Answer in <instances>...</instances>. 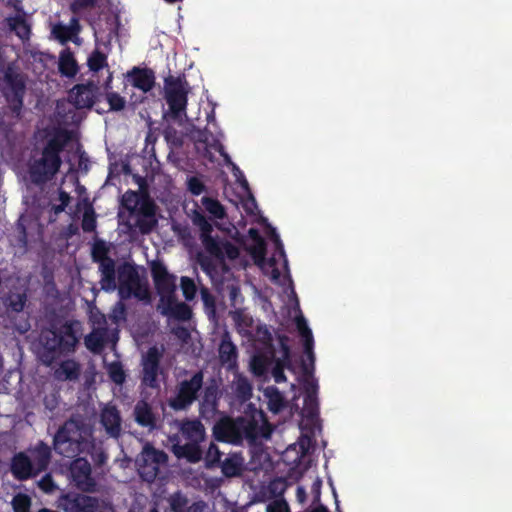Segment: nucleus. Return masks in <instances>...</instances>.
Instances as JSON below:
<instances>
[{
  "mask_svg": "<svg viewBox=\"0 0 512 512\" xmlns=\"http://www.w3.org/2000/svg\"><path fill=\"white\" fill-rule=\"evenodd\" d=\"M221 380L211 377L206 382L199 400V414L205 420H212L219 413V402L222 397Z\"/></svg>",
  "mask_w": 512,
  "mask_h": 512,
  "instance_id": "9b49d317",
  "label": "nucleus"
},
{
  "mask_svg": "<svg viewBox=\"0 0 512 512\" xmlns=\"http://www.w3.org/2000/svg\"><path fill=\"white\" fill-rule=\"evenodd\" d=\"M71 462L70 475L75 486L82 492L94 493L98 484L92 476V468L86 457L77 456Z\"/></svg>",
  "mask_w": 512,
  "mask_h": 512,
  "instance_id": "ddd939ff",
  "label": "nucleus"
},
{
  "mask_svg": "<svg viewBox=\"0 0 512 512\" xmlns=\"http://www.w3.org/2000/svg\"><path fill=\"white\" fill-rule=\"evenodd\" d=\"M189 89L184 75H169L164 79V98L168 105V110L163 113L164 119L179 121L186 116Z\"/></svg>",
  "mask_w": 512,
  "mask_h": 512,
  "instance_id": "423d86ee",
  "label": "nucleus"
},
{
  "mask_svg": "<svg viewBox=\"0 0 512 512\" xmlns=\"http://www.w3.org/2000/svg\"><path fill=\"white\" fill-rule=\"evenodd\" d=\"M127 77L135 88L145 93L149 92L155 84V74L148 68L133 67L127 73Z\"/></svg>",
  "mask_w": 512,
  "mask_h": 512,
  "instance_id": "5701e85b",
  "label": "nucleus"
},
{
  "mask_svg": "<svg viewBox=\"0 0 512 512\" xmlns=\"http://www.w3.org/2000/svg\"><path fill=\"white\" fill-rule=\"evenodd\" d=\"M279 346H280V351H281V357L277 358V359L281 360L282 362H286V363L291 362V349H290L289 344L281 343Z\"/></svg>",
  "mask_w": 512,
  "mask_h": 512,
  "instance_id": "e2e57ef3",
  "label": "nucleus"
},
{
  "mask_svg": "<svg viewBox=\"0 0 512 512\" xmlns=\"http://www.w3.org/2000/svg\"><path fill=\"white\" fill-rule=\"evenodd\" d=\"M181 289L186 300L191 301L194 299L197 292V287L193 279L186 276L182 277Z\"/></svg>",
  "mask_w": 512,
  "mask_h": 512,
  "instance_id": "864d4df0",
  "label": "nucleus"
},
{
  "mask_svg": "<svg viewBox=\"0 0 512 512\" xmlns=\"http://www.w3.org/2000/svg\"><path fill=\"white\" fill-rule=\"evenodd\" d=\"M58 69L62 76L73 78L79 71L77 61L70 48H66L60 52Z\"/></svg>",
  "mask_w": 512,
  "mask_h": 512,
  "instance_id": "c85d7f7f",
  "label": "nucleus"
},
{
  "mask_svg": "<svg viewBox=\"0 0 512 512\" xmlns=\"http://www.w3.org/2000/svg\"><path fill=\"white\" fill-rule=\"evenodd\" d=\"M305 397L303 406V416L314 421L319 417L318 384L315 379L306 380L304 384Z\"/></svg>",
  "mask_w": 512,
  "mask_h": 512,
  "instance_id": "6ab92c4d",
  "label": "nucleus"
},
{
  "mask_svg": "<svg viewBox=\"0 0 512 512\" xmlns=\"http://www.w3.org/2000/svg\"><path fill=\"white\" fill-rule=\"evenodd\" d=\"M241 437L243 439L255 440L259 436L269 438L273 428L267 420L265 413L261 410H254L249 416H240Z\"/></svg>",
  "mask_w": 512,
  "mask_h": 512,
  "instance_id": "f8f14e48",
  "label": "nucleus"
},
{
  "mask_svg": "<svg viewBox=\"0 0 512 512\" xmlns=\"http://www.w3.org/2000/svg\"><path fill=\"white\" fill-rule=\"evenodd\" d=\"M57 507L64 512H96L99 499L77 492H67L58 498Z\"/></svg>",
  "mask_w": 512,
  "mask_h": 512,
  "instance_id": "4468645a",
  "label": "nucleus"
},
{
  "mask_svg": "<svg viewBox=\"0 0 512 512\" xmlns=\"http://www.w3.org/2000/svg\"><path fill=\"white\" fill-rule=\"evenodd\" d=\"M53 444L56 453L67 458L90 456L99 467L108 459L103 447L96 443L91 427L81 418L71 417L65 421L57 430Z\"/></svg>",
  "mask_w": 512,
  "mask_h": 512,
  "instance_id": "f03ea898",
  "label": "nucleus"
},
{
  "mask_svg": "<svg viewBox=\"0 0 512 512\" xmlns=\"http://www.w3.org/2000/svg\"><path fill=\"white\" fill-rule=\"evenodd\" d=\"M202 204L206 211L214 218L223 219L226 216L223 205L217 199L211 197H203Z\"/></svg>",
  "mask_w": 512,
  "mask_h": 512,
  "instance_id": "4c0bfd02",
  "label": "nucleus"
},
{
  "mask_svg": "<svg viewBox=\"0 0 512 512\" xmlns=\"http://www.w3.org/2000/svg\"><path fill=\"white\" fill-rule=\"evenodd\" d=\"M27 297L25 293H11L6 299L7 307L14 312H21L26 304Z\"/></svg>",
  "mask_w": 512,
  "mask_h": 512,
  "instance_id": "c03bdc74",
  "label": "nucleus"
},
{
  "mask_svg": "<svg viewBox=\"0 0 512 512\" xmlns=\"http://www.w3.org/2000/svg\"><path fill=\"white\" fill-rule=\"evenodd\" d=\"M234 398L240 403L249 401L252 397L253 386L251 381L241 373H236L231 383Z\"/></svg>",
  "mask_w": 512,
  "mask_h": 512,
  "instance_id": "a878e982",
  "label": "nucleus"
},
{
  "mask_svg": "<svg viewBox=\"0 0 512 512\" xmlns=\"http://www.w3.org/2000/svg\"><path fill=\"white\" fill-rule=\"evenodd\" d=\"M203 384L204 373L202 370L195 372L190 379L180 381L176 386L175 395L168 400L169 407L175 411L189 409L198 399Z\"/></svg>",
  "mask_w": 512,
  "mask_h": 512,
  "instance_id": "0eeeda50",
  "label": "nucleus"
},
{
  "mask_svg": "<svg viewBox=\"0 0 512 512\" xmlns=\"http://www.w3.org/2000/svg\"><path fill=\"white\" fill-rule=\"evenodd\" d=\"M167 461L168 456L163 450L146 444L136 459L138 474L144 481L152 483L159 474L160 466L166 464Z\"/></svg>",
  "mask_w": 512,
  "mask_h": 512,
  "instance_id": "6e6552de",
  "label": "nucleus"
},
{
  "mask_svg": "<svg viewBox=\"0 0 512 512\" xmlns=\"http://www.w3.org/2000/svg\"><path fill=\"white\" fill-rule=\"evenodd\" d=\"M10 470L13 476L20 481L37 476L33 463L25 452H18L12 457Z\"/></svg>",
  "mask_w": 512,
  "mask_h": 512,
  "instance_id": "412c9836",
  "label": "nucleus"
},
{
  "mask_svg": "<svg viewBox=\"0 0 512 512\" xmlns=\"http://www.w3.org/2000/svg\"><path fill=\"white\" fill-rule=\"evenodd\" d=\"M192 316L190 307L184 302H177L168 317L179 321H188Z\"/></svg>",
  "mask_w": 512,
  "mask_h": 512,
  "instance_id": "49530a36",
  "label": "nucleus"
},
{
  "mask_svg": "<svg viewBox=\"0 0 512 512\" xmlns=\"http://www.w3.org/2000/svg\"><path fill=\"white\" fill-rule=\"evenodd\" d=\"M80 31V24L77 18L73 17L70 25L57 24L54 26L52 33L60 43L65 44L72 39Z\"/></svg>",
  "mask_w": 512,
  "mask_h": 512,
  "instance_id": "473e14b6",
  "label": "nucleus"
},
{
  "mask_svg": "<svg viewBox=\"0 0 512 512\" xmlns=\"http://www.w3.org/2000/svg\"><path fill=\"white\" fill-rule=\"evenodd\" d=\"M249 253L252 256L254 262L262 266L266 261V253L267 246L264 239L259 240L258 242H253L251 247L249 248Z\"/></svg>",
  "mask_w": 512,
  "mask_h": 512,
  "instance_id": "58836bf2",
  "label": "nucleus"
},
{
  "mask_svg": "<svg viewBox=\"0 0 512 512\" xmlns=\"http://www.w3.org/2000/svg\"><path fill=\"white\" fill-rule=\"evenodd\" d=\"M56 378L59 380H76L80 375V366L74 360H65L61 362L55 371Z\"/></svg>",
  "mask_w": 512,
  "mask_h": 512,
  "instance_id": "72a5a7b5",
  "label": "nucleus"
},
{
  "mask_svg": "<svg viewBox=\"0 0 512 512\" xmlns=\"http://www.w3.org/2000/svg\"><path fill=\"white\" fill-rule=\"evenodd\" d=\"M243 461L244 459L240 454L231 453L224 460H221L218 467L221 468V472L225 477H236L242 472Z\"/></svg>",
  "mask_w": 512,
  "mask_h": 512,
  "instance_id": "7c9ffc66",
  "label": "nucleus"
},
{
  "mask_svg": "<svg viewBox=\"0 0 512 512\" xmlns=\"http://www.w3.org/2000/svg\"><path fill=\"white\" fill-rule=\"evenodd\" d=\"M271 237H272V239H273V241L275 243V250H276V252H278L281 257L285 258L286 255H285V250H284L283 243L280 240L279 235L277 234V232L273 228L271 229Z\"/></svg>",
  "mask_w": 512,
  "mask_h": 512,
  "instance_id": "680f3d73",
  "label": "nucleus"
},
{
  "mask_svg": "<svg viewBox=\"0 0 512 512\" xmlns=\"http://www.w3.org/2000/svg\"><path fill=\"white\" fill-rule=\"evenodd\" d=\"M98 87L93 83L76 84L69 92V101L77 108H91L96 100Z\"/></svg>",
  "mask_w": 512,
  "mask_h": 512,
  "instance_id": "a211bd4d",
  "label": "nucleus"
},
{
  "mask_svg": "<svg viewBox=\"0 0 512 512\" xmlns=\"http://www.w3.org/2000/svg\"><path fill=\"white\" fill-rule=\"evenodd\" d=\"M240 425L239 417H223L215 423L213 435L217 441L238 444L242 441Z\"/></svg>",
  "mask_w": 512,
  "mask_h": 512,
  "instance_id": "dca6fc26",
  "label": "nucleus"
},
{
  "mask_svg": "<svg viewBox=\"0 0 512 512\" xmlns=\"http://www.w3.org/2000/svg\"><path fill=\"white\" fill-rule=\"evenodd\" d=\"M97 226L96 215L91 205H89L84 213L82 218L81 227L82 230L86 233L94 232Z\"/></svg>",
  "mask_w": 512,
  "mask_h": 512,
  "instance_id": "a18cd8bd",
  "label": "nucleus"
},
{
  "mask_svg": "<svg viewBox=\"0 0 512 512\" xmlns=\"http://www.w3.org/2000/svg\"><path fill=\"white\" fill-rule=\"evenodd\" d=\"M106 100L111 111H121L125 108L126 100L117 92L107 91Z\"/></svg>",
  "mask_w": 512,
  "mask_h": 512,
  "instance_id": "8fccbe9b",
  "label": "nucleus"
},
{
  "mask_svg": "<svg viewBox=\"0 0 512 512\" xmlns=\"http://www.w3.org/2000/svg\"><path fill=\"white\" fill-rule=\"evenodd\" d=\"M292 367V363L282 362L281 360L276 359L275 365L272 369V376L276 383H281L286 381V376L284 373L285 368L290 369Z\"/></svg>",
  "mask_w": 512,
  "mask_h": 512,
  "instance_id": "5fc2aeb1",
  "label": "nucleus"
},
{
  "mask_svg": "<svg viewBox=\"0 0 512 512\" xmlns=\"http://www.w3.org/2000/svg\"><path fill=\"white\" fill-rule=\"evenodd\" d=\"M71 140V132L67 129H57L50 137L39 159L29 166V174L33 183L42 184L55 176L62 165L61 153Z\"/></svg>",
  "mask_w": 512,
  "mask_h": 512,
  "instance_id": "20e7f679",
  "label": "nucleus"
},
{
  "mask_svg": "<svg viewBox=\"0 0 512 512\" xmlns=\"http://www.w3.org/2000/svg\"><path fill=\"white\" fill-rule=\"evenodd\" d=\"M296 326L303 340V347L306 350H310L311 346H314V339L311 329L308 327L307 322L303 316L296 318Z\"/></svg>",
  "mask_w": 512,
  "mask_h": 512,
  "instance_id": "c9c22d12",
  "label": "nucleus"
},
{
  "mask_svg": "<svg viewBox=\"0 0 512 512\" xmlns=\"http://www.w3.org/2000/svg\"><path fill=\"white\" fill-rule=\"evenodd\" d=\"M151 276L159 296L175 293L176 277L168 272L166 266L162 262H152Z\"/></svg>",
  "mask_w": 512,
  "mask_h": 512,
  "instance_id": "f3484780",
  "label": "nucleus"
},
{
  "mask_svg": "<svg viewBox=\"0 0 512 512\" xmlns=\"http://www.w3.org/2000/svg\"><path fill=\"white\" fill-rule=\"evenodd\" d=\"M204 508L205 503L203 501H198L188 506L185 512H204Z\"/></svg>",
  "mask_w": 512,
  "mask_h": 512,
  "instance_id": "69168bd1",
  "label": "nucleus"
},
{
  "mask_svg": "<svg viewBox=\"0 0 512 512\" xmlns=\"http://www.w3.org/2000/svg\"><path fill=\"white\" fill-rule=\"evenodd\" d=\"M134 418L138 425L154 429L156 427V415L151 405L145 400H140L134 407Z\"/></svg>",
  "mask_w": 512,
  "mask_h": 512,
  "instance_id": "bb28decb",
  "label": "nucleus"
},
{
  "mask_svg": "<svg viewBox=\"0 0 512 512\" xmlns=\"http://www.w3.org/2000/svg\"><path fill=\"white\" fill-rule=\"evenodd\" d=\"M14 512H30L31 499L26 494H17L12 500Z\"/></svg>",
  "mask_w": 512,
  "mask_h": 512,
  "instance_id": "3c124183",
  "label": "nucleus"
},
{
  "mask_svg": "<svg viewBox=\"0 0 512 512\" xmlns=\"http://www.w3.org/2000/svg\"><path fill=\"white\" fill-rule=\"evenodd\" d=\"M163 351L157 346L148 348L147 352L142 356L141 360V384L151 389L160 388L159 376L164 375L161 367V359Z\"/></svg>",
  "mask_w": 512,
  "mask_h": 512,
  "instance_id": "9d476101",
  "label": "nucleus"
},
{
  "mask_svg": "<svg viewBox=\"0 0 512 512\" xmlns=\"http://www.w3.org/2000/svg\"><path fill=\"white\" fill-rule=\"evenodd\" d=\"M255 208H257L256 200L253 196H250V198L244 204V209L248 214H253V210Z\"/></svg>",
  "mask_w": 512,
  "mask_h": 512,
  "instance_id": "338daca9",
  "label": "nucleus"
},
{
  "mask_svg": "<svg viewBox=\"0 0 512 512\" xmlns=\"http://www.w3.org/2000/svg\"><path fill=\"white\" fill-rule=\"evenodd\" d=\"M71 197L69 193L65 192L64 190H60L59 192V201L61 204H63L65 207H67L70 203Z\"/></svg>",
  "mask_w": 512,
  "mask_h": 512,
  "instance_id": "774afa93",
  "label": "nucleus"
},
{
  "mask_svg": "<svg viewBox=\"0 0 512 512\" xmlns=\"http://www.w3.org/2000/svg\"><path fill=\"white\" fill-rule=\"evenodd\" d=\"M198 262L203 272L210 277L217 273L218 262L211 256L199 254Z\"/></svg>",
  "mask_w": 512,
  "mask_h": 512,
  "instance_id": "de8ad7c7",
  "label": "nucleus"
},
{
  "mask_svg": "<svg viewBox=\"0 0 512 512\" xmlns=\"http://www.w3.org/2000/svg\"><path fill=\"white\" fill-rule=\"evenodd\" d=\"M264 396L268 400V409L271 412L279 413L285 407L284 397L277 387H267Z\"/></svg>",
  "mask_w": 512,
  "mask_h": 512,
  "instance_id": "f704fd0d",
  "label": "nucleus"
},
{
  "mask_svg": "<svg viewBox=\"0 0 512 512\" xmlns=\"http://www.w3.org/2000/svg\"><path fill=\"white\" fill-rule=\"evenodd\" d=\"M168 502L172 512H185L188 507V499L180 491L173 493Z\"/></svg>",
  "mask_w": 512,
  "mask_h": 512,
  "instance_id": "37998d69",
  "label": "nucleus"
},
{
  "mask_svg": "<svg viewBox=\"0 0 512 512\" xmlns=\"http://www.w3.org/2000/svg\"><path fill=\"white\" fill-rule=\"evenodd\" d=\"M188 191L195 196H199L205 191V185L197 176H191L187 181Z\"/></svg>",
  "mask_w": 512,
  "mask_h": 512,
  "instance_id": "6e6d98bb",
  "label": "nucleus"
},
{
  "mask_svg": "<svg viewBox=\"0 0 512 512\" xmlns=\"http://www.w3.org/2000/svg\"><path fill=\"white\" fill-rule=\"evenodd\" d=\"M304 352L305 354L307 355L308 359L310 360L311 362V367H309L307 364L303 363L302 365V369H303V373L305 376L307 377H313V373H314V361H315V356H314V352H313V346H311L310 350H306L304 348Z\"/></svg>",
  "mask_w": 512,
  "mask_h": 512,
  "instance_id": "13d9d810",
  "label": "nucleus"
},
{
  "mask_svg": "<svg viewBox=\"0 0 512 512\" xmlns=\"http://www.w3.org/2000/svg\"><path fill=\"white\" fill-rule=\"evenodd\" d=\"M208 256L213 257L219 264L225 266V258L234 260L239 256V249L229 240L216 236H206L200 239Z\"/></svg>",
  "mask_w": 512,
  "mask_h": 512,
  "instance_id": "2eb2a0df",
  "label": "nucleus"
},
{
  "mask_svg": "<svg viewBox=\"0 0 512 512\" xmlns=\"http://www.w3.org/2000/svg\"><path fill=\"white\" fill-rule=\"evenodd\" d=\"M40 489H42L46 493H50L54 490L55 484L51 477V475H44L38 483Z\"/></svg>",
  "mask_w": 512,
  "mask_h": 512,
  "instance_id": "bf43d9fd",
  "label": "nucleus"
},
{
  "mask_svg": "<svg viewBox=\"0 0 512 512\" xmlns=\"http://www.w3.org/2000/svg\"><path fill=\"white\" fill-rule=\"evenodd\" d=\"M221 457L222 452L216 444L211 442L204 458L206 467L209 469L218 467L221 463Z\"/></svg>",
  "mask_w": 512,
  "mask_h": 512,
  "instance_id": "79ce46f5",
  "label": "nucleus"
},
{
  "mask_svg": "<svg viewBox=\"0 0 512 512\" xmlns=\"http://www.w3.org/2000/svg\"><path fill=\"white\" fill-rule=\"evenodd\" d=\"M87 66L92 72H99L104 67L108 66L107 55L99 49H95L88 57Z\"/></svg>",
  "mask_w": 512,
  "mask_h": 512,
  "instance_id": "e433bc0d",
  "label": "nucleus"
},
{
  "mask_svg": "<svg viewBox=\"0 0 512 512\" xmlns=\"http://www.w3.org/2000/svg\"><path fill=\"white\" fill-rule=\"evenodd\" d=\"M4 83L2 94L12 114L19 117L24 106L25 80L20 73L8 69L4 74Z\"/></svg>",
  "mask_w": 512,
  "mask_h": 512,
  "instance_id": "1a4fd4ad",
  "label": "nucleus"
},
{
  "mask_svg": "<svg viewBox=\"0 0 512 512\" xmlns=\"http://www.w3.org/2000/svg\"><path fill=\"white\" fill-rule=\"evenodd\" d=\"M173 453L177 458H184L190 463L199 462L203 455L200 443L191 441H188L183 445H174Z\"/></svg>",
  "mask_w": 512,
  "mask_h": 512,
  "instance_id": "cd10ccee",
  "label": "nucleus"
},
{
  "mask_svg": "<svg viewBox=\"0 0 512 512\" xmlns=\"http://www.w3.org/2000/svg\"><path fill=\"white\" fill-rule=\"evenodd\" d=\"M159 304L158 309L161 314L164 316H169L171 311L174 308V305L177 303L175 293L173 294H164L159 296Z\"/></svg>",
  "mask_w": 512,
  "mask_h": 512,
  "instance_id": "09e8293b",
  "label": "nucleus"
},
{
  "mask_svg": "<svg viewBox=\"0 0 512 512\" xmlns=\"http://www.w3.org/2000/svg\"><path fill=\"white\" fill-rule=\"evenodd\" d=\"M78 321H65L63 323H50L40 333L41 349L39 356L46 365H51L62 356L75 351L79 343L77 328Z\"/></svg>",
  "mask_w": 512,
  "mask_h": 512,
  "instance_id": "7ed1b4c3",
  "label": "nucleus"
},
{
  "mask_svg": "<svg viewBox=\"0 0 512 512\" xmlns=\"http://www.w3.org/2000/svg\"><path fill=\"white\" fill-rule=\"evenodd\" d=\"M218 352H219V362L223 367L226 368V370L233 371V370L237 369V367H238V365H237V358H238L237 347L230 340V337L228 334H226L222 337Z\"/></svg>",
  "mask_w": 512,
  "mask_h": 512,
  "instance_id": "4be33fe9",
  "label": "nucleus"
},
{
  "mask_svg": "<svg viewBox=\"0 0 512 512\" xmlns=\"http://www.w3.org/2000/svg\"><path fill=\"white\" fill-rule=\"evenodd\" d=\"M192 221L200 230V239L212 234L213 226L203 213L195 212Z\"/></svg>",
  "mask_w": 512,
  "mask_h": 512,
  "instance_id": "ea45409f",
  "label": "nucleus"
},
{
  "mask_svg": "<svg viewBox=\"0 0 512 512\" xmlns=\"http://www.w3.org/2000/svg\"><path fill=\"white\" fill-rule=\"evenodd\" d=\"M100 422L110 437L117 439L121 436L122 418L116 406H105L100 414Z\"/></svg>",
  "mask_w": 512,
  "mask_h": 512,
  "instance_id": "aec40b11",
  "label": "nucleus"
},
{
  "mask_svg": "<svg viewBox=\"0 0 512 512\" xmlns=\"http://www.w3.org/2000/svg\"><path fill=\"white\" fill-rule=\"evenodd\" d=\"M122 205L135 218L129 229L136 228L143 235L150 234L157 225L156 205L148 194L128 190L122 196Z\"/></svg>",
  "mask_w": 512,
  "mask_h": 512,
  "instance_id": "39448f33",
  "label": "nucleus"
},
{
  "mask_svg": "<svg viewBox=\"0 0 512 512\" xmlns=\"http://www.w3.org/2000/svg\"><path fill=\"white\" fill-rule=\"evenodd\" d=\"M110 248L103 240L96 241L91 249V258L98 265L100 274L99 284L102 290L112 292L117 288L116 274L118 275V292L121 299L132 296L138 300L149 301L150 291L147 282H143L133 264L122 263L116 267V261L110 257Z\"/></svg>",
  "mask_w": 512,
  "mask_h": 512,
  "instance_id": "f257e3e1",
  "label": "nucleus"
},
{
  "mask_svg": "<svg viewBox=\"0 0 512 512\" xmlns=\"http://www.w3.org/2000/svg\"><path fill=\"white\" fill-rule=\"evenodd\" d=\"M7 25L22 41H27L31 36V26L28 24L24 13L6 18Z\"/></svg>",
  "mask_w": 512,
  "mask_h": 512,
  "instance_id": "c756f323",
  "label": "nucleus"
},
{
  "mask_svg": "<svg viewBox=\"0 0 512 512\" xmlns=\"http://www.w3.org/2000/svg\"><path fill=\"white\" fill-rule=\"evenodd\" d=\"M289 508L285 501H277L268 507V512H288Z\"/></svg>",
  "mask_w": 512,
  "mask_h": 512,
  "instance_id": "0e129e2a",
  "label": "nucleus"
},
{
  "mask_svg": "<svg viewBox=\"0 0 512 512\" xmlns=\"http://www.w3.org/2000/svg\"><path fill=\"white\" fill-rule=\"evenodd\" d=\"M29 453L37 475L46 471L52 457L51 448L48 444L39 441L34 447L29 449Z\"/></svg>",
  "mask_w": 512,
  "mask_h": 512,
  "instance_id": "b1692460",
  "label": "nucleus"
},
{
  "mask_svg": "<svg viewBox=\"0 0 512 512\" xmlns=\"http://www.w3.org/2000/svg\"><path fill=\"white\" fill-rule=\"evenodd\" d=\"M107 342V330L106 328L93 329L84 338V344L86 348L94 354L100 353Z\"/></svg>",
  "mask_w": 512,
  "mask_h": 512,
  "instance_id": "2f4dec72",
  "label": "nucleus"
},
{
  "mask_svg": "<svg viewBox=\"0 0 512 512\" xmlns=\"http://www.w3.org/2000/svg\"><path fill=\"white\" fill-rule=\"evenodd\" d=\"M201 300L208 314H215L216 310V301L213 294L209 291L208 288L202 287L200 290Z\"/></svg>",
  "mask_w": 512,
  "mask_h": 512,
  "instance_id": "603ef678",
  "label": "nucleus"
},
{
  "mask_svg": "<svg viewBox=\"0 0 512 512\" xmlns=\"http://www.w3.org/2000/svg\"><path fill=\"white\" fill-rule=\"evenodd\" d=\"M107 373L110 380L117 385H122L126 381V372L118 361L109 364Z\"/></svg>",
  "mask_w": 512,
  "mask_h": 512,
  "instance_id": "a19ab883",
  "label": "nucleus"
},
{
  "mask_svg": "<svg viewBox=\"0 0 512 512\" xmlns=\"http://www.w3.org/2000/svg\"><path fill=\"white\" fill-rule=\"evenodd\" d=\"M179 430L183 437L191 442L201 443L206 438L205 427L198 419H183Z\"/></svg>",
  "mask_w": 512,
  "mask_h": 512,
  "instance_id": "393cba45",
  "label": "nucleus"
},
{
  "mask_svg": "<svg viewBox=\"0 0 512 512\" xmlns=\"http://www.w3.org/2000/svg\"><path fill=\"white\" fill-rule=\"evenodd\" d=\"M98 0H74L70 5V10L74 14H79L81 11L93 8L96 6Z\"/></svg>",
  "mask_w": 512,
  "mask_h": 512,
  "instance_id": "4d7b16f0",
  "label": "nucleus"
},
{
  "mask_svg": "<svg viewBox=\"0 0 512 512\" xmlns=\"http://www.w3.org/2000/svg\"><path fill=\"white\" fill-rule=\"evenodd\" d=\"M228 290H229V298H230L232 305L235 306L239 302V299L242 301L241 290L238 286L230 285V286H228Z\"/></svg>",
  "mask_w": 512,
  "mask_h": 512,
  "instance_id": "052dcab7",
  "label": "nucleus"
}]
</instances>
